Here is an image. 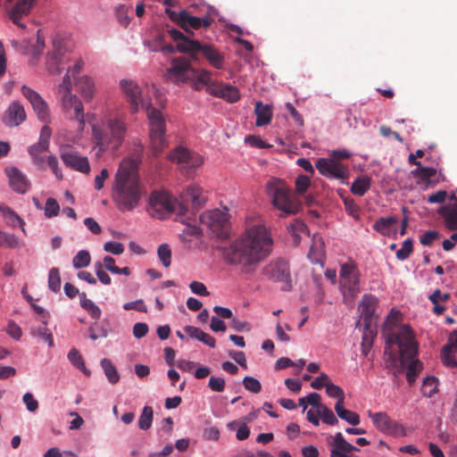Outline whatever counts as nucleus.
<instances>
[{
    "label": "nucleus",
    "instance_id": "48",
    "mask_svg": "<svg viewBox=\"0 0 457 457\" xmlns=\"http://www.w3.org/2000/svg\"><path fill=\"white\" fill-rule=\"evenodd\" d=\"M33 337H39L44 340L51 347L54 345L53 335L46 327H39L31 331Z\"/></svg>",
    "mask_w": 457,
    "mask_h": 457
},
{
    "label": "nucleus",
    "instance_id": "46",
    "mask_svg": "<svg viewBox=\"0 0 457 457\" xmlns=\"http://www.w3.org/2000/svg\"><path fill=\"white\" fill-rule=\"evenodd\" d=\"M437 380L435 377H427L423 379V395L431 397L437 392Z\"/></svg>",
    "mask_w": 457,
    "mask_h": 457
},
{
    "label": "nucleus",
    "instance_id": "43",
    "mask_svg": "<svg viewBox=\"0 0 457 457\" xmlns=\"http://www.w3.org/2000/svg\"><path fill=\"white\" fill-rule=\"evenodd\" d=\"M157 254L165 268L170 266L171 262V250L167 244H162L157 250Z\"/></svg>",
    "mask_w": 457,
    "mask_h": 457
},
{
    "label": "nucleus",
    "instance_id": "20",
    "mask_svg": "<svg viewBox=\"0 0 457 457\" xmlns=\"http://www.w3.org/2000/svg\"><path fill=\"white\" fill-rule=\"evenodd\" d=\"M4 173L9 179V185L18 194H25L30 187L27 176L14 166L6 167Z\"/></svg>",
    "mask_w": 457,
    "mask_h": 457
},
{
    "label": "nucleus",
    "instance_id": "32",
    "mask_svg": "<svg viewBox=\"0 0 457 457\" xmlns=\"http://www.w3.org/2000/svg\"><path fill=\"white\" fill-rule=\"evenodd\" d=\"M335 411L340 419L345 420L346 422L353 426L358 425L361 421L359 414H357L354 411L345 409L344 403H341V402L336 403Z\"/></svg>",
    "mask_w": 457,
    "mask_h": 457
},
{
    "label": "nucleus",
    "instance_id": "58",
    "mask_svg": "<svg viewBox=\"0 0 457 457\" xmlns=\"http://www.w3.org/2000/svg\"><path fill=\"white\" fill-rule=\"evenodd\" d=\"M123 309L126 311L136 310L141 312H147V307L142 299H137L136 301L124 303Z\"/></svg>",
    "mask_w": 457,
    "mask_h": 457
},
{
    "label": "nucleus",
    "instance_id": "5",
    "mask_svg": "<svg viewBox=\"0 0 457 457\" xmlns=\"http://www.w3.org/2000/svg\"><path fill=\"white\" fill-rule=\"evenodd\" d=\"M396 344L399 347L400 356L397 357L390 352L389 345L385 347L386 368L395 376L401 374L405 369L406 358L415 357L418 354V343L414 339L411 328L403 325L399 332L389 337L387 345Z\"/></svg>",
    "mask_w": 457,
    "mask_h": 457
},
{
    "label": "nucleus",
    "instance_id": "28",
    "mask_svg": "<svg viewBox=\"0 0 457 457\" xmlns=\"http://www.w3.org/2000/svg\"><path fill=\"white\" fill-rule=\"evenodd\" d=\"M438 213L444 218L446 228L450 230H457V207L444 205L438 210Z\"/></svg>",
    "mask_w": 457,
    "mask_h": 457
},
{
    "label": "nucleus",
    "instance_id": "60",
    "mask_svg": "<svg viewBox=\"0 0 457 457\" xmlns=\"http://www.w3.org/2000/svg\"><path fill=\"white\" fill-rule=\"evenodd\" d=\"M446 351L456 352L457 351V330H453L449 337L447 343L442 348Z\"/></svg>",
    "mask_w": 457,
    "mask_h": 457
},
{
    "label": "nucleus",
    "instance_id": "39",
    "mask_svg": "<svg viewBox=\"0 0 457 457\" xmlns=\"http://www.w3.org/2000/svg\"><path fill=\"white\" fill-rule=\"evenodd\" d=\"M91 256L88 251L80 250L72 259V265L75 269L86 268L90 264Z\"/></svg>",
    "mask_w": 457,
    "mask_h": 457
},
{
    "label": "nucleus",
    "instance_id": "36",
    "mask_svg": "<svg viewBox=\"0 0 457 457\" xmlns=\"http://www.w3.org/2000/svg\"><path fill=\"white\" fill-rule=\"evenodd\" d=\"M101 366L104 371V374L111 384H116L120 380V375L117 372V370L112 365V361L109 359H103L101 361Z\"/></svg>",
    "mask_w": 457,
    "mask_h": 457
},
{
    "label": "nucleus",
    "instance_id": "2",
    "mask_svg": "<svg viewBox=\"0 0 457 457\" xmlns=\"http://www.w3.org/2000/svg\"><path fill=\"white\" fill-rule=\"evenodd\" d=\"M141 154L142 148H139L137 150L136 159H123L115 174L112 198L118 209L122 212L131 211L137 206L144 194L138 175Z\"/></svg>",
    "mask_w": 457,
    "mask_h": 457
},
{
    "label": "nucleus",
    "instance_id": "3",
    "mask_svg": "<svg viewBox=\"0 0 457 457\" xmlns=\"http://www.w3.org/2000/svg\"><path fill=\"white\" fill-rule=\"evenodd\" d=\"M120 86L130 105L132 112H137L141 106L145 109L149 120V137L151 150L158 155L168 146L166 139V124L162 112L153 108L151 104L145 103L141 96V89L137 83L130 79H121Z\"/></svg>",
    "mask_w": 457,
    "mask_h": 457
},
{
    "label": "nucleus",
    "instance_id": "38",
    "mask_svg": "<svg viewBox=\"0 0 457 457\" xmlns=\"http://www.w3.org/2000/svg\"><path fill=\"white\" fill-rule=\"evenodd\" d=\"M154 418V411L151 406H145L138 420V427L142 430L151 428Z\"/></svg>",
    "mask_w": 457,
    "mask_h": 457
},
{
    "label": "nucleus",
    "instance_id": "1",
    "mask_svg": "<svg viewBox=\"0 0 457 457\" xmlns=\"http://www.w3.org/2000/svg\"><path fill=\"white\" fill-rule=\"evenodd\" d=\"M273 240L263 225L247 228L228 246L221 248L223 258L232 265H241L245 273L254 270L255 265L271 252Z\"/></svg>",
    "mask_w": 457,
    "mask_h": 457
},
{
    "label": "nucleus",
    "instance_id": "61",
    "mask_svg": "<svg viewBox=\"0 0 457 457\" xmlns=\"http://www.w3.org/2000/svg\"><path fill=\"white\" fill-rule=\"evenodd\" d=\"M6 333L15 340H19L21 337V328L12 320L9 321Z\"/></svg>",
    "mask_w": 457,
    "mask_h": 457
},
{
    "label": "nucleus",
    "instance_id": "14",
    "mask_svg": "<svg viewBox=\"0 0 457 457\" xmlns=\"http://www.w3.org/2000/svg\"><path fill=\"white\" fill-rule=\"evenodd\" d=\"M195 69L185 57L173 58L170 67L166 70L165 77L174 83H186L194 79Z\"/></svg>",
    "mask_w": 457,
    "mask_h": 457
},
{
    "label": "nucleus",
    "instance_id": "33",
    "mask_svg": "<svg viewBox=\"0 0 457 457\" xmlns=\"http://www.w3.org/2000/svg\"><path fill=\"white\" fill-rule=\"evenodd\" d=\"M48 151V147L46 145L36 143L29 146V154H30L32 158V162L38 167H43L45 163V157L43 154L45 152Z\"/></svg>",
    "mask_w": 457,
    "mask_h": 457
},
{
    "label": "nucleus",
    "instance_id": "10",
    "mask_svg": "<svg viewBox=\"0 0 457 457\" xmlns=\"http://www.w3.org/2000/svg\"><path fill=\"white\" fill-rule=\"evenodd\" d=\"M228 219V210L214 209L200 215L202 226L205 227L212 237L221 240L229 237Z\"/></svg>",
    "mask_w": 457,
    "mask_h": 457
},
{
    "label": "nucleus",
    "instance_id": "42",
    "mask_svg": "<svg viewBox=\"0 0 457 457\" xmlns=\"http://www.w3.org/2000/svg\"><path fill=\"white\" fill-rule=\"evenodd\" d=\"M48 287L53 292H59L61 289L60 271L57 268H52L48 275Z\"/></svg>",
    "mask_w": 457,
    "mask_h": 457
},
{
    "label": "nucleus",
    "instance_id": "45",
    "mask_svg": "<svg viewBox=\"0 0 457 457\" xmlns=\"http://www.w3.org/2000/svg\"><path fill=\"white\" fill-rule=\"evenodd\" d=\"M332 445L338 447L343 451H359V448L348 443L345 439L341 432L335 435Z\"/></svg>",
    "mask_w": 457,
    "mask_h": 457
},
{
    "label": "nucleus",
    "instance_id": "31",
    "mask_svg": "<svg viewBox=\"0 0 457 457\" xmlns=\"http://www.w3.org/2000/svg\"><path fill=\"white\" fill-rule=\"evenodd\" d=\"M76 87L85 99H92L95 93V83L87 76L79 78L76 81Z\"/></svg>",
    "mask_w": 457,
    "mask_h": 457
},
{
    "label": "nucleus",
    "instance_id": "26",
    "mask_svg": "<svg viewBox=\"0 0 457 457\" xmlns=\"http://www.w3.org/2000/svg\"><path fill=\"white\" fill-rule=\"evenodd\" d=\"M35 0H19L14 7L12 8L10 17L14 24L18 27L24 29L25 24L20 22V20L23 15L29 13L30 8Z\"/></svg>",
    "mask_w": 457,
    "mask_h": 457
},
{
    "label": "nucleus",
    "instance_id": "9",
    "mask_svg": "<svg viewBox=\"0 0 457 457\" xmlns=\"http://www.w3.org/2000/svg\"><path fill=\"white\" fill-rule=\"evenodd\" d=\"M339 289L343 301L347 305H352L361 292L360 270L353 261L340 265Z\"/></svg>",
    "mask_w": 457,
    "mask_h": 457
},
{
    "label": "nucleus",
    "instance_id": "25",
    "mask_svg": "<svg viewBox=\"0 0 457 457\" xmlns=\"http://www.w3.org/2000/svg\"><path fill=\"white\" fill-rule=\"evenodd\" d=\"M398 220L395 217H381L373 224V228L383 236L396 234Z\"/></svg>",
    "mask_w": 457,
    "mask_h": 457
},
{
    "label": "nucleus",
    "instance_id": "44",
    "mask_svg": "<svg viewBox=\"0 0 457 457\" xmlns=\"http://www.w3.org/2000/svg\"><path fill=\"white\" fill-rule=\"evenodd\" d=\"M0 245L9 248H17L20 245V242L18 237L13 234L0 230Z\"/></svg>",
    "mask_w": 457,
    "mask_h": 457
},
{
    "label": "nucleus",
    "instance_id": "15",
    "mask_svg": "<svg viewBox=\"0 0 457 457\" xmlns=\"http://www.w3.org/2000/svg\"><path fill=\"white\" fill-rule=\"evenodd\" d=\"M369 417L380 432L395 437L406 436L404 427L398 421L392 420L386 412L372 413L369 411Z\"/></svg>",
    "mask_w": 457,
    "mask_h": 457
},
{
    "label": "nucleus",
    "instance_id": "11",
    "mask_svg": "<svg viewBox=\"0 0 457 457\" xmlns=\"http://www.w3.org/2000/svg\"><path fill=\"white\" fill-rule=\"evenodd\" d=\"M58 92L61 95L62 109L70 113L72 119L84 125L83 104L79 97L71 93V80L68 74H65L62 82L59 85Z\"/></svg>",
    "mask_w": 457,
    "mask_h": 457
},
{
    "label": "nucleus",
    "instance_id": "62",
    "mask_svg": "<svg viewBox=\"0 0 457 457\" xmlns=\"http://www.w3.org/2000/svg\"><path fill=\"white\" fill-rule=\"evenodd\" d=\"M428 299L432 303L447 302L450 299V295L448 293H442L441 290L436 289L428 296Z\"/></svg>",
    "mask_w": 457,
    "mask_h": 457
},
{
    "label": "nucleus",
    "instance_id": "21",
    "mask_svg": "<svg viewBox=\"0 0 457 457\" xmlns=\"http://www.w3.org/2000/svg\"><path fill=\"white\" fill-rule=\"evenodd\" d=\"M53 47V52L49 54L47 60V69L49 72L58 74L63 70L61 64L64 62L66 48L60 40H54Z\"/></svg>",
    "mask_w": 457,
    "mask_h": 457
},
{
    "label": "nucleus",
    "instance_id": "35",
    "mask_svg": "<svg viewBox=\"0 0 457 457\" xmlns=\"http://www.w3.org/2000/svg\"><path fill=\"white\" fill-rule=\"evenodd\" d=\"M68 359L74 367L81 370L85 375L90 376V370L87 369L82 355L76 348H72L69 352Z\"/></svg>",
    "mask_w": 457,
    "mask_h": 457
},
{
    "label": "nucleus",
    "instance_id": "40",
    "mask_svg": "<svg viewBox=\"0 0 457 457\" xmlns=\"http://www.w3.org/2000/svg\"><path fill=\"white\" fill-rule=\"evenodd\" d=\"M288 230L291 233L292 237H294V242L295 244H298L300 241V233H304L307 230V226L303 220H295L294 222H292L289 227Z\"/></svg>",
    "mask_w": 457,
    "mask_h": 457
},
{
    "label": "nucleus",
    "instance_id": "50",
    "mask_svg": "<svg viewBox=\"0 0 457 457\" xmlns=\"http://www.w3.org/2000/svg\"><path fill=\"white\" fill-rule=\"evenodd\" d=\"M377 324H370L369 327L363 323V336L362 341L364 345H368L369 348L372 345L373 337L376 335Z\"/></svg>",
    "mask_w": 457,
    "mask_h": 457
},
{
    "label": "nucleus",
    "instance_id": "7",
    "mask_svg": "<svg viewBox=\"0 0 457 457\" xmlns=\"http://www.w3.org/2000/svg\"><path fill=\"white\" fill-rule=\"evenodd\" d=\"M93 139L99 151L107 149L118 150L122 145L126 133L127 124L123 118L112 117L107 120L104 129L93 126Z\"/></svg>",
    "mask_w": 457,
    "mask_h": 457
},
{
    "label": "nucleus",
    "instance_id": "23",
    "mask_svg": "<svg viewBox=\"0 0 457 457\" xmlns=\"http://www.w3.org/2000/svg\"><path fill=\"white\" fill-rule=\"evenodd\" d=\"M208 91L219 97L225 99L229 103H236L240 98V94L236 87L228 85H219L215 87H210Z\"/></svg>",
    "mask_w": 457,
    "mask_h": 457
},
{
    "label": "nucleus",
    "instance_id": "56",
    "mask_svg": "<svg viewBox=\"0 0 457 457\" xmlns=\"http://www.w3.org/2000/svg\"><path fill=\"white\" fill-rule=\"evenodd\" d=\"M104 251L112 254H121L124 252V245L120 242L110 241L104 245Z\"/></svg>",
    "mask_w": 457,
    "mask_h": 457
},
{
    "label": "nucleus",
    "instance_id": "41",
    "mask_svg": "<svg viewBox=\"0 0 457 457\" xmlns=\"http://www.w3.org/2000/svg\"><path fill=\"white\" fill-rule=\"evenodd\" d=\"M317 412L324 423L331 426L337 425L338 423V420L335 416L334 412L326 405L323 404L322 406H320V409L317 410Z\"/></svg>",
    "mask_w": 457,
    "mask_h": 457
},
{
    "label": "nucleus",
    "instance_id": "19",
    "mask_svg": "<svg viewBox=\"0 0 457 457\" xmlns=\"http://www.w3.org/2000/svg\"><path fill=\"white\" fill-rule=\"evenodd\" d=\"M378 298L370 294H365L359 303L358 311L363 323L368 327L370 324H377L378 317L375 314L378 306Z\"/></svg>",
    "mask_w": 457,
    "mask_h": 457
},
{
    "label": "nucleus",
    "instance_id": "34",
    "mask_svg": "<svg viewBox=\"0 0 457 457\" xmlns=\"http://www.w3.org/2000/svg\"><path fill=\"white\" fill-rule=\"evenodd\" d=\"M371 180L368 177H358L351 187V192L358 196H362L370 187Z\"/></svg>",
    "mask_w": 457,
    "mask_h": 457
},
{
    "label": "nucleus",
    "instance_id": "49",
    "mask_svg": "<svg viewBox=\"0 0 457 457\" xmlns=\"http://www.w3.org/2000/svg\"><path fill=\"white\" fill-rule=\"evenodd\" d=\"M413 251V243L411 238H407L403 241L402 247L396 252V257L398 260L404 261Z\"/></svg>",
    "mask_w": 457,
    "mask_h": 457
},
{
    "label": "nucleus",
    "instance_id": "22",
    "mask_svg": "<svg viewBox=\"0 0 457 457\" xmlns=\"http://www.w3.org/2000/svg\"><path fill=\"white\" fill-rule=\"evenodd\" d=\"M61 159L67 167L72 170L86 174H88L90 171L87 157L80 156L73 152H63L61 154Z\"/></svg>",
    "mask_w": 457,
    "mask_h": 457
},
{
    "label": "nucleus",
    "instance_id": "64",
    "mask_svg": "<svg viewBox=\"0 0 457 457\" xmlns=\"http://www.w3.org/2000/svg\"><path fill=\"white\" fill-rule=\"evenodd\" d=\"M189 287L191 291L196 295L203 296H206L209 295L206 287L202 282L193 281L190 283Z\"/></svg>",
    "mask_w": 457,
    "mask_h": 457
},
{
    "label": "nucleus",
    "instance_id": "30",
    "mask_svg": "<svg viewBox=\"0 0 457 457\" xmlns=\"http://www.w3.org/2000/svg\"><path fill=\"white\" fill-rule=\"evenodd\" d=\"M405 368L407 370V381L410 385H412L422 370V363L418 360L417 355H415V357L406 358Z\"/></svg>",
    "mask_w": 457,
    "mask_h": 457
},
{
    "label": "nucleus",
    "instance_id": "27",
    "mask_svg": "<svg viewBox=\"0 0 457 457\" xmlns=\"http://www.w3.org/2000/svg\"><path fill=\"white\" fill-rule=\"evenodd\" d=\"M254 113L256 115V126L262 127L270 123L272 119V109L270 105L263 104L262 102H257L254 108Z\"/></svg>",
    "mask_w": 457,
    "mask_h": 457
},
{
    "label": "nucleus",
    "instance_id": "59",
    "mask_svg": "<svg viewBox=\"0 0 457 457\" xmlns=\"http://www.w3.org/2000/svg\"><path fill=\"white\" fill-rule=\"evenodd\" d=\"M438 232L428 230L420 237V242L423 245H430L436 238H438Z\"/></svg>",
    "mask_w": 457,
    "mask_h": 457
},
{
    "label": "nucleus",
    "instance_id": "52",
    "mask_svg": "<svg viewBox=\"0 0 457 457\" xmlns=\"http://www.w3.org/2000/svg\"><path fill=\"white\" fill-rule=\"evenodd\" d=\"M243 385L246 390L254 394H258L262 390L260 381L253 377H245L243 379Z\"/></svg>",
    "mask_w": 457,
    "mask_h": 457
},
{
    "label": "nucleus",
    "instance_id": "8",
    "mask_svg": "<svg viewBox=\"0 0 457 457\" xmlns=\"http://www.w3.org/2000/svg\"><path fill=\"white\" fill-rule=\"evenodd\" d=\"M265 187L272 204L281 212L280 217L296 214L302 208L299 199L282 179L272 178Z\"/></svg>",
    "mask_w": 457,
    "mask_h": 457
},
{
    "label": "nucleus",
    "instance_id": "18",
    "mask_svg": "<svg viewBox=\"0 0 457 457\" xmlns=\"http://www.w3.org/2000/svg\"><path fill=\"white\" fill-rule=\"evenodd\" d=\"M263 274L270 279L284 282L287 286L289 285V266L287 262L285 260L278 259L275 262H271L263 269Z\"/></svg>",
    "mask_w": 457,
    "mask_h": 457
},
{
    "label": "nucleus",
    "instance_id": "55",
    "mask_svg": "<svg viewBox=\"0 0 457 457\" xmlns=\"http://www.w3.org/2000/svg\"><path fill=\"white\" fill-rule=\"evenodd\" d=\"M22 401L29 411L34 412L38 409V402L34 398L31 393H25L23 395Z\"/></svg>",
    "mask_w": 457,
    "mask_h": 457
},
{
    "label": "nucleus",
    "instance_id": "12",
    "mask_svg": "<svg viewBox=\"0 0 457 457\" xmlns=\"http://www.w3.org/2000/svg\"><path fill=\"white\" fill-rule=\"evenodd\" d=\"M168 158L171 162H176L186 175L191 174L204 162V159L200 154L190 152L183 146L176 147L169 154Z\"/></svg>",
    "mask_w": 457,
    "mask_h": 457
},
{
    "label": "nucleus",
    "instance_id": "51",
    "mask_svg": "<svg viewBox=\"0 0 457 457\" xmlns=\"http://www.w3.org/2000/svg\"><path fill=\"white\" fill-rule=\"evenodd\" d=\"M60 206L55 199L49 197L45 205V215L47 218H53L58 215Z\"/></svg>",
    "mask_w": 457,
    "mask_h": 457
},
{
    "label": "nucleus",
    "instance_id": "37",
    "mask_svg": "<svg viewBox=\"0 0 457 457\" xmlns=\"http://www.w3.org/2000/svg\"><path fill=\"white\" fill-rule=\"evenodd\" d=\"M212 72L207 70H196L195 75L194 79L190 81H193L194 87L195 89H200L203 86L208 85L211 81Z\"/></svg>",
    "mask_w": 457,
    "mask_h": 457
},
{
    "label": "nucleus",
    "instance_id": "63",
    "mask_svg": "<svg viewBox=\"0 0 457 457\" xmlns=\"http://www.w3.org/2000/svg\"><path fill=\"white\" fill-rule=\"evenodd\" d=\"M148 332V326L144 322H137L133 327V336L136 338L144 337Z\"/></svg>",
    "mask_w": 457,
    "mask_h": 457
},
{
    "label": "nucleus",
    "instance_id": "24",
    "mask_svg": "<svg viewBox=\"0 0 457 457\" xmlns=\"http://www.w3.org/2000/svg\"><path fill=\"white\" fill-rule=\"evenodd\" d=\"M26 119L24 107L19 102H12L6 111V124L8 126H18Z\"/></svg>",
    "mask_w": 457,
    "mask_h": 457
},
{
    "label": "nucleus",
    "instance_id": "16",
    "mask_svg": "<svg viewBox=\"0 0 457 457\" xmlns=\"http://www.w3.org/2000/svg\"><path fill=\"white\" fill-rule=\"evenodd\" d=\"M315 166L321 175L328 179H339L342 183H345L349 176L348 167L335 159L320 158Z\"/></svg>",
    "mask_w": 457,
    "mask_h": 457
},
{
    "label": "nucleus",
    "instance_id": "4",
    "mask_svg": "<svg viewBox=\"0 0 457 457\" xmlns=\"http://www.w3.org/2000/svg\"><path fill=\"white\" fill-rule=\"evenodd\" d=\"M206 202V197L203 194L202 188L196 186L187 187L181 195V201L179 202L173 198L168 192L155 191L151 194L149 198L148 213L159 220L169 218L171 214H177L181 222H185L182 219L187 212L188 204L193 208H202Z\"/></svg>",
    "mask_w": 457,
    "mask_h": 457
},
{
    "label": "nucleus",
    "instance_id": "53",
    "mask_svg": "<svg viewBox=\"0 0 457 457\" xmlns=\"http://www.w3.org/2000/svg\"><path fill=\"white\" fill-rule=\"evenodd\" d=\"M226 386L225 379L221 377L211 376L208 383L209 388L216 393L224 391Z\"/></svg>",
    "mask_w": 457,
    "mask_h": 457
},
{
    "label": "nucleus",
    "instance_id": "57",
    "mask_svg": "<svg viewBox=\"0 0 457 457\" xmlns=\"http://www.w3.org/2000/svg\"><path fill=\"white\" fill-rule=\"evenodd\" d=\"M310 187V179L306 175H299L295 179V189L298 193L303 194Z\"/></svg>",
    "mask_w": 457,
    "mask_h": 457
},
{
    "label": "nucleus",
    "instance_id": "6",
    "mask_svg": "<svg viewBox=\"0 0 457 457\" xmlns=\"http://www.w3.org/2000/svg\"><path fill=\"white\" fill-rule=\"evenodd\" d=\"M167 33L177 42V49L179 52L190 54L194 60H196L197 55L200 54L214 69H223L225 62L224 57L213 45L191 39L176 29H167Z\"/></svg>",
    "mask_w": 457,
    "mask_h": 457
},
{
    "label": "nucleus",
    "instance_id": "54",
    "mask_svg": "<svg viewBox=\"0 0 457 457\" xmlns=\"http://www.w3.org/2000/svg\"><path fill=\"white\" fill-rule=\"evenodd\" d=\"M453 353L454 352L451 351L445 352V350L442 349L441 360L445 366L449 368H457V361Z\"/></svg>",
    "mask_w": 457,
    "mask_h": 457
},
{
    "label": "nucleus",
    "instance_id": "47",
    "mask_svg": "<svg viewBox=\"0 0 457 457\" xmlns=\"http://www.w3.org/2000/svg\"><path fill=\"white\" fill-rule=\"evenodd\" d=\"M326 393L329 397L337 398V403L341 402V403H344L345 393L340 386H336L331 382L326 383Z\"/></svg>",
    "mask_w": 457,
    "mask_h": 457
},
{
    "label": "nucleus",
    "instance_id": "17",
    "mask_svg": "<svg viewBox=\"0 0 457 457\" xmlns=\"http://www.w3.org/2000/svg\"><path fill=\"white\" fill-rule=\"evenodd\" d=\"M21 94L30 103L38 119L44 122H47L49 120L50 112L43 97L37 91L26 85L21 87Z\"/></svg>",
    "mask_w": 457,
    "mask_h": 457
},
{
    "label": "nucleus",
    "instance_id": "29",
    "mask_svg": "<svg viewBox=\"0 0 457 457\" xmlns=\"http://www.w3.org/2000/svg\"><path fill=\"white\" fill-rule=\"evenodd\" d=\"M325 256L324 242L321 237H314L308 257L313 263H322Z\"/></svg>",
    "mask_w": 457,
    "mask_h": 457
},
{
    "label": "nucleus",
    "instance_id": "13",
    "mask_svg": "<svg viewBox=\"0 0 457 457\" xmlns=\"http://www.w3.org/2000/svg\"><path fill=\"white\" fill-rule=\"evenodd\" d=\"M166 13L172 21L176 22L181 29H183L187 33L190 31L191 29H207L211 26L212 22L213 21V19L209 15H205L204 17H196L191 15L187 11L176 12L170 9H167Z\"/></svg>",
    "mask_w": 457,
    "mask_h": 457
}]
</instances>
